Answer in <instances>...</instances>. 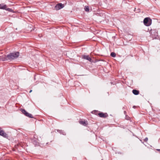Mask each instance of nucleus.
Instances as JSON below:
<instances>
[{
    "mask_svg": "<svg viewBox=\"0 0 160 160\" xmlns=\"http://www.w3.org/2000/svg\"><path fill=\"white\" fill-rule=\"evenodd\" d=\"M19 55L18 52L10 53L7 55V58L9 60H12L17 58Z\"/></svg>",
    "mask_w": 160,
    "mask_h": 160,
    "instance_id": "1",
    "label": "nucleus"
},
{
    "mask_svg": "<svg viewBox=\"0 0 160 160\" xmlns=\"http://www.w3.org/2000/svg\"><path fill=\"white\" fill-rule=\"evenodd\" d=\"M21 111L26 116L29 118H33L32 114L28 113L25 109H21Z\"/></svg>",
    "mask_w": 160,
    "mask_h": 160,
    "instance_id": "2",
    "label": "nucleus"
},
{
    "mask_svg": "<svg viewBox=\"0 0 160 160\" xmlns=\"http://www.w3.org/2000/svg\"><path fill=\"white\" fill-rule=\"evenodd\" d=\"M143 22L145 25L148 26L151 24V21L150 18H146L144 19Z\"/></svg>",
    "mask_w": 160,
    "mask_h": 160,
    "instance_id": "3",
    "label": "nucleus"
},
{
    "mask_svg": "<svg viewBox=\"0 0 160 160\" xmlns=\"http://www.w3.org/2000/svg\"><path fill=\"white\" fill-rule=\"evenodd\" d=\"M64 5L63 4L61 3H59L57 4L55 7V9L56 10H58L64 7Z\"/></svg>",
    "mask_w": 160,
    "mask_h": 160,
    "instance_id": "4",
    "label": "nucleus"
},
{
    "mask_svg": "<svg viewBox=\"0 0 160 160\" xmlns=\"http://www.w3.org/2000/svg\"><path fill=\"white\" fill-rule=\"evenodd\" d=\"M98 116L101 118H106L108 116V115L107 113H103L100 112L98 114Z\"/></svg>",
    "mask_w": 160,
    "mask_h": 160,
    "instance_id": "5",
    "label": "nucleus"
},
{
    "mask_svg": "<svg viewBox=\"0 0 160 160\" xmlns=\"http://www.w3.org/2000/svg\"><path fill=\"white\" fill-rule=\"evenodd\" d=\"M0 135L4 138H8V135L2 130L0 129Z\"/></svg>",
    "mask_w": 160,
    "mask_h": 160,
    "instance_id": "6",
    "label": "nucleus"
},
{
    "mask_svg": "<svg viewBox=\"0 0 160 160\" xmlns=\"http://www.w3.org/2000/svg\"><path fill=\"white\" fill-rule=\"evenodd\" d=\"M151 35L153 38H155L158 36V33L157 31H154L151 32Z\"/></svg>",
    "mask_w": 160,
    "mask_h": 160,
    "instance_id": "7",
    "label": "nucleus"
},
{
    "mask_svg": "<svg viewBox=\"0 0 160 160\" xmlns=\"http://www.w3.org/2000/svg\"><path fill=\"white\" fill-rule=\"evenodd\" d=\"M82 58L84 59L87 60L89 61H91L92 60L91 58L89 55H83L82 56Z\"/></svg>",
    "mask_w": 160,
    "mask_h": 160,
    "instance_id": "8",
    "label": "nucleus"
},
{
    "mask_svg": "<svg viewBox=\"0 0 160 160\" xmlns=\"http://www.w3.org/2000/svg\"><path fill=\"white\" fill-rule=\"evenodd\" d=\"M79 123L84 126H86L88 124L87 122H85V121H80Z\"/></svg>",
    "mask_w": 160,
    "mask_h": 160,
    "instance_id": "9",
    "label": "nucleus"
},
{
    "mask_svg": "<svg viewBox=\"0 0 160 160\" xmlns=\"http://www.w3.org/2000/svg\"><path fill=\"white\" fill-rule=\"evenodd\" d=\"M132 92L135 95H138L139 92V91L135 89L133 90Z\"/></svg>",
    "mask_w": 160,
    "mask_h": 160,
    "instance_id": "10",
    "label": "nucleus"
},
{
    "mask_svg": "<svg viewBox=\"0 0 160 160\" xmlns=\"http://www.w3.org/2000/svg\"><path fill=\"white\" fill-rule=\"evenodd\" d=\"M9 60L7 58V55L5 56L4 57H2L0 58V60L2 61H5L6 60Z\"/></svg>",
    "mask_w": 160,
    "mask_h": 160,
    "instance_id": "11",
    "label": "nucleus"
},
{
    "mask_svg": "<svg viewBox=\"0 0 160 160\" xmlns=\"http://www.w3.org/2000/svg\"><path fill=\"white\" fill-rule=\"evenodd\" d=\"M6 5L3 3L0 4V9H5Z\"/></svg>",
    "mask_w": 160,
    "mask_h": 160,
    "instance_id": "12",
    "label": "nucleus"
},
{
    "mask_svg": "<svg viewBox=\"0 0 160 160\" xmlns=\"http://www.w3.org/2000/svg\"><path fill=\"white\" fill-rule=\"evenodd\" d=\"M100 113L99 112L96 110H94L92 112V113L96 115H98V114Z\"/></svg>",
    "mask_w": 160,
    "mask_h": 160,
    "instance_id": "13",
    "label": "nucleus"
},
{
    "mask_svg": "<svg viewBox=\"0 0 160 160\" xmlns=\"http://www.w3.org/2000/svg\"><path fill=\"white\" fill-rule=\"evenodd\" d=\"M57 131L61 134H62L63 135H65V133L62 130H57Z\"/></svg>",
    "mask_w": 160,
    "mask_h": 160,
    "instance_id": "14",
    "label": "nucleus"
},
{
    "mask_svg": "<svg viewBox=\"0 0 160 160\" xmlns=\"http://www.w3.org/2000/svg\"><path fill=\"white\" fill-rule=\"evenodd\" d=\"M4 10H6L8 11L11 12H12L13 11V10H12L11 9L7 8V6L6 5V6L5 9H4Z\"/></svg>",
    "mask_w": 160,
    "mask_h": 160,
    "instance_id": "15",
    "label": "nucleus"
},
{
    "mask_svg": "<svg viewBox=\"0 0 160 160\" xmlns=\"http://www.w3.org/2000/svg\"><path fill=\"white\" fill-rule=\"evenodd\" d=\"M84 10L86 12H88L89 11V7L88 6H85L84 7Z\"/></svg>",
    "mask_w": 160,
    "mask_h": 160,
    "instance_id": "16",
    "label": "nucleus"
},
{
    "mask_svg": "<svg viewBox=\"0 0 160 160\" xmlns=\"http://www.w3.org/2000/svg\"><path fill=\"white\" fill-rule=\"evenodd\" d=\"M110 55L113 58H114L116 56V54L114 52H111Z\"/></svg>",
    "mask_w": 160,
    "mask_h": 160,
    "instance_id": "17",
    "label": "nucleus"
},
{
    "mask_svg": "<svg viewBox=\"0 0 160 160\" xmlns=\"http://www.w3.org/2000/svg\"><path fill=\"white\" fill-rule=\"evenodd\" d=\"M34 138H35L33 140L34 143V144H36L37 142V138H35V136H34Z\"/></svg>",
    "mask_w": 160,
    "mask_h": 160,
    "instance_id": "18",
    "label": "nucleus"
},
{
    "mask_svg": "<svg viewBox=\"0 0 160 160\" xmlns=\"http://www.w3.org/2000/svg\"><path fill=\"white\" fill-rule=\"evenodd\" d=\"M144 141L145 142H146L148 140V138L146 137V138L144 140Z\"/></svg>",
    "mask_w": 160,
    "mask_h": 160,
    "instance_id": "19",
    "label": "nucleus"
},
{
    "mask_svg": "<svg viewBox=\"0 0 160 160\" xmlns=\"http://www.w3.org/2000/svg\"><path fill=\"white\" fill-rule=\"evenodd\" d=\"M129 117H128V118H126V119L128 120H129Z\"/></svg>",
    "mask_w": 160,
    "mask_h": 160,
    "instance_id": "20",
    "label": "nucleus"
},
{
    "mask_svg": "<svg viewBox=\"0 0 160 160\" xmlns=\"http://www.w3.org/2000/svg\"><path fill=\"white\" fill-rule=\"evenodd\" d=\"M32 90H30V91H29V92H30V93L31 92H32Z\"/></svg>",
    "mask_w": 160,
    "mask_h": 160,
    "instance_id": "21",
    "label": "nucleus"
},
{
    "mask_svg": "<svg viewBox=\"0 0 160 160\" xmlns=\"http://www.w3.org/2000/svg\"><path fill=\"white\" fill-rule=\"evenodd\" d=\"M35 76H36L35 75H34V80H35V79H36L35 78Z\"/></svg>",
    "mask_w": 160,
    "mask_h": 160,
    "instance_id": "22",
    "label": "nucleus"
},
{
    "mask_svg": "<svg viewBox=\"0 0 160 160\" xmlns=\"http://www.w3.org/2000/svg\"><path fill=\"white\" fill-rule=\"evenodd\" d=\"M32 26V25H30L29 27L31 28V26Z\"/></svg>",
    "mask_w": 160,
    "mask_h": 160,
    "instance_id": "23",
    "label": "nucleus"
},
{
    "mask_svg": "<svg viewBox=\"0 0 160 160\" xmlns=\"http://www.w3.org/2000/svg\"><path fill=\"white\" fill-rule=\"evenodd\" d=\"M157 150L158 151H160V149H157Z\"/></svg>",
    "mask_w": 160,
    "mask_h": 160,
    "instance_id": "24",
    "label": "nucleus"
},
{
    "mask_svg": "<svg viewBox=\"0 0 160 160\" xmlns=\"http://www.w3.org/2000/svg\"><path fill=\"white\" fill-rule=\"evenodd\" d=\"M32 30H30V31H32Z\"/></svg>",
    "mask_w": 160,
    "mask_h": 160,
    "instance_id": "25",
    "label": "nucleus"
},
{
    "mask_svg": "<svg viewBox=\"0 0 160 160\" xmlns=\"http://www.w3.org/2000/svg\"><path fill=\"white\" fill-rule=\"evenodd\" d=\"M126 112V111H124V113H125Z\"/></svg>",
    "mask_w": 160,
    "mask_h": 160,
    "instance_id": "26",
    "label": "nucleus"
},
{
    "mask_svg": "<svg viewBox=\"0 0 160 160\" xmlns=\"http://www.w3.org/2000/svg\"><path fill=\"white\" fill-rule=\"evenodd\" d=\"M133 107L135 108V106H133Z\"/></svg>",
    "mask_w": 160,
    "mask_h": 160,
    "instance_id": "27",
    "label": "nucleus"
},
{
    "mask_svg": "<svg viewBox=\"0 0 160 160\" xmlns=\"http://www.w3.org/2000/svg\"><path fill=\"white\" fill-rule=\"evenodd\" d=\"M133 107L135 108V106H133Z\"/></svg>",
    "mask_w": 160,
    "mask_h": 160,
    "instance_id": "28",
    "label": "nucleus"
}]
</instances>
